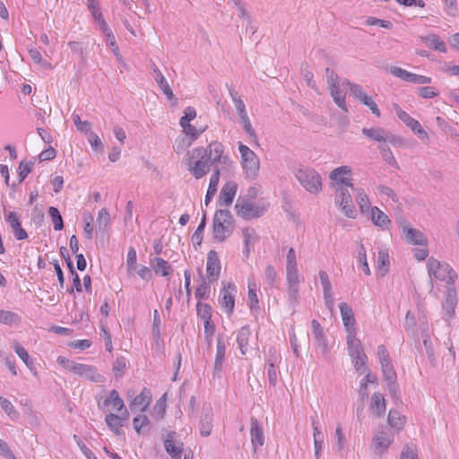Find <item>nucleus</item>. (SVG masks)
I'll return each mask as SVG.
<instances>
[{"mask_svg":"<svg viewBox=\"0 0 459 459\" xmlns=\"http://www.w3.org/2000/svg\"><path fill=\"white\" fill-rule=\"evenodd\" d=\"M129 418V412L127 410H125L120 414H115L110 412L106 415L105 422L108 425V429L117 436L121 435V428L124 423L127 421Z\"/></svg>","mask_w":459,"mask_h":459,"instance_id":"12","label":"nucleus"},{"mask_svg":"<svg viewBox=\"0 0 459 459\" xmlns=\"http://www.w3.org/2000/svg\"><path fill=\"white\" fill-rule=\"evenodd\" d=\"M369 410L372 414L380 418L384 416L386 411V403L384 395L380 393H375L370 399Z\"/></svg>","mask_w":459,"mask_h":459,"instance_id":"22","label":"nucleus"},{"mask_svg":"<svg viewBox=\"0 0 459 459\" xmlns=\"http://www.w3.org/2000/svg\"><path fill=\"white\" fill-rule=\"evenodd\" d=\"M250 336L251 331L248 326H243L238 332L237 342L242 354H246L247 352Z\"/></svg>","mask_w":459,"mask_h":459,"instance_id":"34","label":"nucleus"},{"mask_svg":"<svg viewBox=\"0 0 459 459\" xmlns=\"http://www.w3.org/2000/svg\"><path fill=\"white\" fill-rule=\"evenodd\" d=\"M238 190L237 183L233 181L227 182L221 188L220 194V204L229 206L232 204Z\"/></svg>","mask_w":459,"mask_h":459,"instance_id":"23","label":"nucleus"},{"mask_svg":"<svg viewBox=\"0 0 459 459\" xmlns=\"http://www.w3.org/2000/svg\"><path fill=\"white\" fill-rule=\"evenodd\" d=\"M366 24L368 26L377 25V26H380L385 29H391L393 26L391 22L386 21V20L378 19L376 17H368L366 20Z\"/></svg>","mask_w":459,"mask_h":459,"instance_id":"59","label":"nucleus"},{"mask_svg":"<svg viewBox=\"0 0 459 459\" xmlns=\"http://www.w3.org/2000/svg\"><path fill=\"white\" fill-rule=\"evenodd\" d=\"M213 415L212 412H207L201 420L200 433L204 437H208L212 430Z\"/></svg>","mask_w":459,"mask_h":459,"instance_id":"43","label":"nucleus"},{"mask_svg":"<svg viewBox=\"0 0 459 459\" xmlns=\"http://www.w3.org/2000/svg\"><path fill=\"white\" fill-rule=\"evenodd\" d=\"M383 376L385 380L394 383L396 379V373L394 369L392 362L381 366Z\"/></svg>","mask_w":459,"mask_h":459,"instance_id":"54","label":"nucleus"},{"mask_svg":"<svg viewBox=\"0 0 459 459\" xmlns=\"http://www.w3.org/2000/svg\"><path fill=\"white\" fill-rule=\"evenodd\" d=\"M151 265L156 274H160L163 277L169 276L173 272L172 266L169 262L160 257L152 259Z\"/></svg>","mask_w":459,"mask_h":459,"instance_id":"26","label":"nucleus"},{"mask_svg":"<svg viewBox=\"0 0 459 459\" xmlns=\"http://www.w3.org/2000/svg\"><path fill=\"white\" fill-rule=\"evenodd\" d=\"M187 167L195 179L204 177L210 170V161L207 159V150L204 147L194 148L189 152Z\"/></svg>","mask_w":459,"mask_h":459,"instance_id":"1","label":"nucleus"},{"mask_svg":"<svg viewBox=\"0 0 459 459\" xmlns=\"http://www.w3.org/2000/svg\"><path fill=\"white\" fill-rule=\"evenodd\" d=\"M426 43L435 50L446 53V43L436 34L429 35L425 39Z\"/></svg>","mask_w":459,"mask_h":459,"instance_id":"42","label":"nucleus"},{"mask_svg":"<svg viewBox=\"0 0 459 459\" xmlns=\"http://www.w3.org/2000/svg\"><path fill=\"white\" fill-rule=\"evenodd\" d=\"M277 278L278 276L275 268L273 265L268 264L264 272V283L273 287L276 283Z\"/></svg>","mask_w":459,"mask_h":459,"instance_id":"46","label":"nucleus"},{"mask_svg":"<svg viewBox=\"0 0 459 459\" xmlns=\"http://www.w3.org/2000/svg\"><path fill=\"white\" fill-rule=\"evenodd\" d=\"M150 423L148 417L143 414L138 415L133 419V427L137 434H141L142 429H147Z\"/></svg>","mask_w":459,"mask_h":459,"instance_id":"45","label":"nucleus"},{"mask_svg":"<svg viewBox=\"0 0 459 459\" xmlns=\"http://www.w3.org/2000/svg\"><path fill=\"white\" fill-rule=\"evenodd\" d=\"M238 151L240 153V164L245 176L248 178H255L260 169L258 156L248 146L242 143H238Z\"/></svg>","mask_w":459,"mask_h":459,"instance_id":"3","label":"nucleus"},{"mask_svg":"<svg viewBox=\"0 0 459 459\" xmlns=\"http://www.w3.org/2000/svg\"><path fill=\"white\" fill-rule=\"evenodd\" d=\"M6 221L10 225L14 237L18 240H23L28 238L26 230L22 227L20 219L16 212H9L5 215Z\"/></svg>","mask_w":459,"mask_h":459,"instance_id":"19","label":"nucleus"},{"mask_svg":"<svg viewBox=\"0 0 459 459\" xmlns=\"http://www.w3.org/2000/svg\"><path fill=\"white\" fill-rule=\"evenodd\" d=\"M390 73L393 76L399 78L403 82L414 84H429L432 82V79L429 76L417 74L398 66H391Z\"/></svg>","mask_w":459,"mask_h":459,"instance_id":"10","label":"nucleus"},{"mask_svg":"<svg viewBox=\"0 0 459 459\" xmlns=\"http://www.w3.org/2000/svg\"><path fill=\"white\" fill-rule=\"evenodd\" d=\"M247 306L251 310L259 309V299L257 296V284L255 280L248 279L247 281Z\"/></svg>","mask_w":459,"mask_h":459,"instance_id":"29","label":"nucleus"},{"mask_svg":"<svg viewBox=\"0 0 459 459\" xmlns=\"http://www.w3.org/2000/svg\"><path fill=\"white\" fill-rule=\"evenodd\" d=\"M174 437V432L168 434L165 440V448L171 457L180 459L183 451V444L181 442H176Z\"/></svg>","mask_w":459,"mask_h":459,"instance_id":"25","label":"nucleus"},{"mask_svg":"<svg viewBox=\"0 0 459 459\" xmlns=\"http://www.w3.org/2000/svg\"><path fill=\"white\" fill-rule=\"evenodd\" d=\"M343 84L347 85L351 93L354 95L355 98L359 100L360 101L364 99V97L367 96V94L363 91V89L359 84L351 83L349 82H344Z\"/></svg>","mask_w":459,"mask_h":459,"instance_id":"61","label":"nucleus"},{"mask_svg":"<svg viewBox=\"0 0 459 459\" xmlns=\"http://www.w3.org/2000/svg\"><path fill=\"white\" fill-rule=\"evenodd\" d=\"M196 117V111L193 107H187L184 110V116L180 118L179 125L190 123Z\"/></svg>","mask_w":459,"mask_h":459,"instance_id":"62","label":"nucleus"},{"mask_svg":"<svg viewBox=\"0 0 459 459\" xmlns=\"http://www.w3.org/2000/svg\"><path fill=\"white\" fill-rule=\"evenodd\" d=\"M361 102L366 105L367 107L369 108V109L371 110V112L376 115L377 117H379L381 116V113H380V110L377 105V103L375 102V100L372 99V97L370 96H366L364 97V99L361 100Z\"/></svg>","mask_w":459,"mask_h":459,"instance_id":"63","label":"nucleus"},{"mask_svg":"<svg viewBox=\"0 0 459 459\" xmlns=\"http://www.w3.org/2000/svg\"><path fill=\"white\" fill-rule=\"evenodd\" d=\"M299 183L310 193H317L321 189V178L316 170L309 168H300L296 172Z\"/></svg>","mask_w":459,"mask_h":459,"instance_id":"6","label":"nucleus"},{"mask_svg":"<svg viewBox=\"0 0 459 459\" xmlns=\"http://www.w3.org/2000/svg\"><path fill=\"white\" fill-rule=\"evenodd\" d=\"M233 228V218L230 211L219 210L213 217L212 232L214 238L224 241L231 233Z\"/></svg>","mask_w":459,"mask_h":459,"instance_id":"2","label":"nucleus"},{"mask_svg":"<svg viewBox=\"0 0 459 459\" xmlns=\"http://www.w3.org/2000/svg\"><path fill=\"white\" fill-rule=\"evenodd\" d=\"M180 126L183 129V132L185 134L190 136L192 139H197L202 133L205 130L204 129H197L194 126H192L190 123L180 125Z\"/></svg>","mask_w":459,"mask_h":459,"instance_id":"53","label":"nucleus"},{"mask_svg":"<svg viewBox=\"0 0 459 459\" xmlns=\"http://www.w3.org/2000/svg\"><path fill=\"white\" fill-rule=\"evenodd\" d=\"M152 400V395L151 390L144 387L141 391V393L134 398V400L130 403V407L132 410L138 409L141 411H145L147 408L150 406Z\"/></svg>","mask_w":459,"mask_h":459,"instance_id":"20","label":"nucleus"},{"mask_svg":"<svg viewBox=\"0 0 459 459\" xmlns=\"http://www.w3.org/2000/svg\"><path fill=\"white\" fill-rule=\"evenodd\" d=\"M347 345L349 355H353L363 351L361 342L356 337V330L347 333Z\"/></svg>","mask_w":459,"mask_h":459,"instance_id":"36","label":"nucleus"},{"mask_svg":"<svg viewBox=\"0 0 459 459\" xmlns=\"http://www.w3.org/2000/svg\"><path fill=\"white\" fill-rule=\"evenodd\" d=\"M393 442V437L384 430L377 431L373 437L374 448L379 454L385 453Z\"/></svg>","mask_w":459,"mask_h":459,"instance_id":"18","label":"nucleus"},{"mask_svg":"<svg viewBox=\"0 0 459 459\" xmlns=\"http://www.w3.org/2000/svg\"><path fill=\"white\" fill-rule=\"evenodd\" d=\"M237 286L231 281H221V288L219 292L218 303L222 310L230 316L235 309V297Z\"/></svg>","mask_w":459,"mask_h":459,"instance_id":"5","label":"nucleus"},{"mask_svg":"<svg viewBox=\"0 0 459 459\" xmlns=\"http://www.w3.org/2000/svg\"><path fill=\"white\" fill-rule=\"evenodd\" d=\"M370 219L372 222L382 229H388L391 224V221L388 216L378 207L374 206L370 210Z\"/></svg>","mask_w":459,"mask_h":459,"instance_id":"27","label":"nucleus"},{"mask_svg":"<svg viewBox=\"0 0 459 459\" xmlns=\"http://www.w3.org/2000/svg\"><path fill=\"white\" fill-rule=\"evenodd\" d=\"M400 227L403 230L404 238L408 243L419 246H425L427 244V239L424 234L420 230L410 227L404 221L400 224Z\"/></svg>","mask_w":459,"mask_h":459,"instance_id":"14","label":"nucleus"},{"mask_svg":"<svg viewBox=\"0 0 459 459\" xmlns=\"http://www.w3.org/2000/svg\"><path fill=\"white\" fill-rule=\"evenodd\" d=\"M377 355L381 366L391 362L389 352L385 346L379 345L377 350Z\"/></svg>","mask_w":459,"mask_h":459,"instance_id":"60","label":"nucleus"},{"mask_svg":"<svg viewBox=\"0 0 459 459\" xmlns=\"http://www.w3.org/2000/svg\"><path fill=\"white\" fill-rule=\"evenodd\" d=\"M355 192V200L358 204L359 210L362 213L368 212L372 207L370 206V201L363 188H356Z\"/></svg>","mask_w":459,"mask_h":459,"instance_id":"33","label":"nucleus"},{"mask_svg":"<svg viewBox=\"0 0 459 459\" xmlns=\"http://www.w3.org/2000/svg\"><path fill=\"white\" fill-rule=\"evenodd\" d=\"M205 149L207 150V159L211 164L230 162L229 156L224 154L225 147L221 143L212 141Z\"/></svg>","mask_w":459,"mask_h":459,"instance_id":"11","label":"nucleus"},{"mask_svg":"<svg viewBox=\"0 0 459 459\" xmlns=\"http://www.w3.org/2000/svg\"><path fill=\"white\" fill-rule=\"evenodd\" d=\"M286 280L290 291L297 292L299 283V273L298 267L286 268Z\"/></svg>","mask_w":459,"mask_h":459,"instance_id":"35","label":"nucleus"},{"mask_svg":"<svg viewBox=\"0 0 459 459\" xmlns=\"http://www.w3.org/2000/svg\"><path fill=\"white\" fill-rule=\"evenodd\" d=\"M419 95L423 99H433L439 95V91L431 86H424L419 89Z\"/></svg>","mask_w":459,"mask_h":459,"instance_id":"57","label":"nucleus"},{"mask_svg":"<svg viewBox=\"0 0 459 459\" xmlns=\"http://www.w3.org/2000/svg\"><path fill=\"white\" fill-rule=\"evenodd\" d=\"M243 238L245 243V255L246 256L249 255L250 248L253 247L254 243L257 239V236L255 230L252 228H246L243 230Z\"/></svg>","mask_w":459,"mask_h":459,"instance_id":"40","label":"nucleus"},{"mask_svg":"<svg viewBox=\"0 0 459 459\" xmlns=\"http://www.w3.org/2000/svg\"><path fill=\"white\" fill-rule=\"evenodd\" d=\"M340 312L343 325L345 327L346 332L355 331L356 327V320L354 317V313L352 308L345 302H342L339 305Z\"/></svg>","mask_w":459,"mask_h":459,"instance_id":"21","label":"nucleus"},{"mask_svg":"<svg viewBox=\"0 0 459 459\" xmlns=\"http://www.w3.org/2000/svg\"><path fill=\"white\" fill-rule=\"evenodd\" d=\"M362 134L376 142L381 143L386 141V133L385 129L381 127L363 128Z\"/></svg>","mask_w":459,"mask_h":459,"instance_id":"37","label":"nucleus"},{"mask_svg":"<svg viewBox=\"0 0 459 459\" xmlns=\"http://www.w3.org/2000/svg\"><path fill=\"white\" fill-rule=\"evenodd\" d=\"M100 27L101 30L103 31V33L105 34L107 44L109 46V48H111V50L114 53V55L118 59H120L121 58V55H120V52H119L118 46L117 44L115 36L113 35L112 31L108 28V25L107 24L106 22H101V26H100Z\"/></svg>","mask_w":459,"mask_h":459,"instance_id":"31","label":"nucleus"},{"mask_svg":"<svg viewBox=\"0 0 459 459\" xmlns=\"http://www.w3.org/2000/svg\"><path fill=\"white\" fill-rule=\"evenodd\" d=\"M401 459H418L416 449L410 446H405L401 454Z\"/></svg>","mask_w":459,"mask_h":459,"instance_id":"64","label":"nucleus"},{"mask_svg":"<svg viewBox=\"0 0 459 459\" xmlns=\"http://www.w3.org/2000/svg\"><path fill=\"white\" fill-rule=\"evenodd\" d=\"M237 214L245 220L262 216L268 208V204H254L239 199L235 205Z\"/></svg>","mask_w":459,"mask_h":459,"instance_id":"7","label":"nucleus"},{"mask_svg":"<svg viewBox=\"0 0 459 459\" xmlns=\"http://www.w3.org/2000/svg\"><path fill=\"white\" fill-rule=\"evenodd\" d=\"M48 213L54 224L55 230H61L64 228V223L58 209L56 207H50Z\"/></svg>","mask_w":459,"mask_h":459,"instance_id":"47","label":"nucleus"},{"mask_svg":"<svg viewBox=\"0 0 459 459\" xmlns=\"http://www.w3.org/2000/svg\"><path fill=\"white\" fill-rule=\"evenodd\" d=\"M21 322V318L18 314L7 311L0 310V323L4 325H13Z\"/></svg>","mask_w":459,"mask_h":459,"instance_id":"44","label":"nucleus"},{"mask_svg":"<svg viewBox=\"0 0 459 459\" xmlns=\"http://www.w3.org/2000/svg\"><path fill=\"white\" fill-rule=\"evenodd\" d=\"M456 303V290L455 288L450 287L448 288L445 299L442 303V307L447 316L450 317L455 314Z\"/></svg>","mask_w":459,"mask_h":459,"instance_id":"28","label":"nucleus"},{"mask_svg":"<svg viewBox=\"0 0 459 459\" xmlns=\"http://www.w3.org/2000/svg\"><path fill=\"white\" fill-rule=\"evenodd\" d=\"M12 347L18 357L25 363L29 368L31 369L33 368V361L30 359L28 351L18 342H14Z\"/></svg>","mask_w":459,"mask_h":459,"instance_id":"41","label":"nucleus"},{"mask_svg":"<svg viewBox=\"0 0 459 459\" xmlns=\"http://www.w3.org/2000/svg\"><path fill=\"white\" fill-rule=\"evenodd\" d=\"M352 170L349 166H341L334 169L329 175L331 180V186L334 189L351 188L353 184L351 182Z\"/></svg>","mask_w":459,"mask_h":459,"instance_id":"8","label":"nucleus"},{"mask_svg":"<svg viewBox=\"0 0 459 459\" xmlns=\"http://www.w3.org/2000/svg\"><path fill=\"white\" fill-rule=\"evenodd\" d=\"M137 266V254L134 247H130L126 255V268L127 272L131 273L136 269Z\"/></svg>","mask_w":459,"mask_h":459,"instance_id":"50","label":"nucleus"},{"mask_svg":"<svg viewBox=\"0 0 459 459\" xmlns=\"http://www.w3.org/2000/svg\"><path fill=\"white\" fill-rule=\"evenodd\" d=\"M335 191L334 203L345 216L351 219L357 217V211L348 188H340Z\"/></svg>","mask_w":459,"mask_h":459,"instance_id":"9","label":"nucleus"},{"mask_svg":"<svg viewBox=\"0 0 459 459\" xmlns=\"http://www.w3.org/2000/svg\"><path fill=\"white\" fill-rule=\"evenodd\" d=\"M390 259L389 254L385 249H380L377 258V273L380 277L386 275L389 271Z\"/></svg>","mask_w":459,"mask_h":459,"instance_id":"30","label":"nucleus"},{"mask_svg":"<svg viewBox=\"0 0 459 459\" xmlns=\"http://www.w3.org/2000/svg\"><path fill=\"white\" fill-rule=\"evenodd\" d=\"M88 3V8L91 13V15L95 19L96 22H98L99 25L101 26V22H105L103 19L102 13L100 12L99 3L97 0H91Z\"/></svg>","mask_w":459,"mask_h":459,"instance_id":"48","label":"nucleus"},{"mask_svg":"<svg viewBox=\"0 0 459 459\" xmlns=\"http://www.w3.org/2000/svg\"><path fill=\"white\" fill-rule=\"evenodd\" d=\"M351 357V361L353 366L357 371L360 373H365L368 371L367 362L368 357L365 354L364 351H359L358 353H354L353 355H350Z\"/></svg>","mask_w":459,"mask_h":459,"instance_id":"38","label":"nucleus"},{"mask_svg":"<svg viewBox=\"0 0 459 459\" xmlns=\"http://www.w3.org/2000/svg\"><path fill=\"white\" fill-rule=\"evenodd\" d=\"M72 372L93 382L100 381L102 378L97 368L91 365L74 362Z\"/></svg>","mask_w":459,"mask_h":459,"instance_id":"15","label":"nucleus"},{"mask_svg":"<svg viewBox=\"0 0 459 459\" xmlns=\"http://www.w3.org/2000/svg\"><path fill=\"white\" fill-rule=\"evenodd\" d=\"M387 422L393 429L400 431L404 428L406 424V418L398 411L390 410L387 416Z\"/></svg>","mask_w":459,"mask_h":459,"instance_id":"32","label":"nucleus"},{"mask_svg":"<svg viewBox=\"0 0 459 459\" xmlns=\"http://www.w3.org/2000/svg\"><path fill=\"white\" fill-rule=\"evenodd\" d=\"M221 273V262L216 251L211 250L207 255L206 274L211 280L216 281Z\"/></svg>","mask_w":459,"mask_h":459,"instance_id":"16","label":"nucleus"},{"mask_svg":"<svg viewBox=\"0 0 459 459\" xmlns=\"http://www.w3.org/2000/svg\"><path fill=\"white\" fill-rule=\"evenodd\" d=\"M240 119H241V123H242L243 129L245 130V132L256 142L257 137H256L255 130L253 129V127L251 126L248 116L245 115L243 117H240Z\"/></svg>","mask_w":459,"mask_h":459,"instance_id":"58","label":"nucleus"},{"mask_svg":"<svg viewBox=\"0 0 459 459\" xmlns=\"http://www.w3.org/2000/svg\"><path fill=\"white\" fill-rule=\"evenodd\" d=\"M197 316L204 321L212 318V307L207 303L198 302L196 305Z\"/></svg>","mask_w":459,"mask_h":459,"instance_id":"49","label":"nucleus"},{"mask_svg":"<svg viewBox=\"0 0 459 459\" xmlns=\"http://www.w3.org/2000/svg\"><path fill=\"white\" fill-rule=\"evenodd\" d=\"M73 121H74L78 131L86 133V134L91 132L90 122L89 121H82L79 115L74 114Z\"/></svg>","mask_w":459,"mask_h":459,"instance_id":"55","label":"nucleus"},{"mask_svg":"<svg viewBox=\"0 0 459 459\" xmlns=\"http://www.w3.org/2000/svg\"><path fill=\"white\" fill-rule=\"evenodd\" d=\"M156 75H155V81L158 83L160 89L162 91L163 94L169 99L172 100L174 98L173 91L171 88L169 87L166 78L163 76L160 70H154Z\"/></svg>","mask_w":459,"mask_h":459,"instance_id":"39","label":"nucleus"},{"mask_svg":"<svg viewBox=\"0 0 459 459\" xmlns=\"http://www.w3.org/2000/svg\"><path fill=\"white\" fill-rule=\"evenodd\" d=\"M103 404L109 413L111 411H118L121 413L125 410H127L123 399L119 396L117 390H111L109 392L108 395L104 400Z\"/></svg>","mask_w":459,"mask_h":459,"instance_id":"17","label":"nucleus"},{"mask_svg":"<svg viewBox=\"0 0 459 459\" xmlns=\"http://www.w3.org/2000/svg\"><path fill=\"white\" fill-rule=\"evenodd\" d=\"M329 91L336 105L345 112L347 111L345 95L341 92L338 84V76L331 72L328 77Z\"/></svg>","mask_w":459,"mask_h":459,"instance_id":"13","label":"nucleus"},{"mask_svg":"<svg viewBox=\"0 0 459 459\" xmlns=\"http://www.w3.org/2000/svg\"><path fill=\"white\" fill-rule=\"evenodd\" d=\"M406 126L408 127H410L411 129V131L414 132L416 134H418L420 138H423V139L429 138L427 132L422 128V126H420V124L419 123L418 120L413 118L411 121V123H408Z\"/></svg>","mask_w":459,"mask_h":459,"instance_id":"56","label":"nucleus"},{"mask_svg":"<svg viewBox=\"0 0 459 459\" xmlns=\"http://www.w3.org/2000/svg\"><path fill=\"white\" fill-rule=\"evenodd\" d=\"M167 394H164L155 403L153 411L158 418H162L166 412Z\"/></svg>","mask_w":459,"mask_h":459,"instance_id":"52","label":"nucleus"},{"mask_svg":"<svg viewBox=\"0 0 459 459\" xmlns=\"http://www.w3.org/2000/svg\"><path fill=\"white\" fill-rule=\"evenodd\" d=\"M428 273L431 279L444 281L448 286H452L457 277L449 264H442L434 258H429L428 261Z\"/></svg>","mask_w":459,"mask_h":459,"instance_id":"4","label":"nucleus"},{"mask_svg":"<svg viewBox=\"0 0 459 459\" xmlns=\"http://www.w3.org/2000/svg\"><path fill=\"white\" fill-rule=\"evenodd\" d=\"M250 435H251L252 446H253L254 450L256 451L259 447L263 446L264 444V429L258 424L256 420H251Z\"/></svg>","mask_w":459,"mask_h":459,"instance_id":"24","label":"nucleus"},{"mask_svg":"<svg viewBox=\"0 0 459 459\" xmlns=\"http://www.w3.org/2000/svg\"><path fill=\"white\" fill-rule=\"evenodd\" d=\"M0 404L4 411L11 418L18 416V411L14 408L13 404L6 398L0 396Z\"/></svg>","mask_w":459,"mask_h":459,"instance_id":"51","label":"nucleus"}]
</instances>
